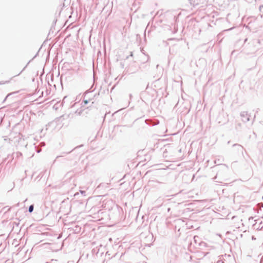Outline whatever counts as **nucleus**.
<instances>
[{"label": "nucleus", "instance_id": "nucleus-1", "mask_svg": "<svg viewBox=\"0 0 263 263\" xmlns=\"http://www.w3.org/2000/svg\"><path fill=\"white\" fill-rule=\"evenodd\" d=\"M33 210V205H31L29 208V212L31 213L32 212Z\"/></svg>", "mask_w": 263, "mask_h": 263}, {"label": "nucleus", "instance_id": "nucleus-2", "mask_svg": "<svg viewBox=\"0 0 263 263\" xmlns=\"http://www.w3.org/2000/svg\"><path fill=\"white\" fill-rule=\"evenodd\" d=\"M85 104L87 103V101H85Z\"/></svg>", "mask_w": 263, "mask_h": 263}]
</instances>
